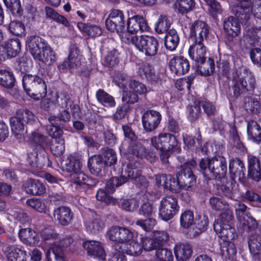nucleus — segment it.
<instances>
[{
  "label": "nucleus",
  "mask_w": 261,
  "mask_h": 261,
  "mask_svg": "<svg viewBox=\"0 0 261 261\" xmlns=\"http://www.w3.org/2000/svg\"><path fill=\"white\" fill-rule=\"evenodd\" d=\"M248 246L253 261H261V236L257 232L250 235Z\"/></svg>",
  "instance_id": "nucleus-28"
},
{
  "label": "nucleus",
  "mask_w": 261,
  "mask_h": 261,
  "mask_svg": "<svg viewBox=\"0 0 261 261\" xmlns=\"http://www.w3.org/2000/svg\"><path fill=\"white\" fill-rule=\"evenodd\" d=\"M126 182V179L122 176L119 177H114L108 180L106 185V190L109 193L114 192L116 188Z\"/></svg>",
  "instance_id": "nucleus-59"
},
{
  "label": "nucleus",
  "mask_w": 261,
  "mask_h": 261,
  "mask_svg": "<svg viewBox=\"0 0 261 261\" xmlns=\"http://www.w3.org/2000/svg\"><path fill=\"white\" fill-rule=\"evenodd\" d=\"M237 3L232 6V13L245 24L250 17V7L254 0H236Z\"/></svg>",
  "instance_id": "nucleus-17"
},
{
  "label": "nucleus",
  "mask_w": 261,
  "mask_h": 261,
  "mask_svg": "<svg viewBox=\"0 0 261 261\" xmlns=\"http://www.w3.org/2000/svg\"><path fill=\"white\" fill-rule=\"evenodd\" d=\"M23 187L27 193L32 195H41L45 191V186L38 179H29Z\"/></svg>",
  "instance_id": "nucleus-31"
},
{
  "label": "nucleus",
  "mask_w": 261,
  "mask_h": 261,
  "mask_svg": "<svg viewBox=\"0 0 261 261\" xmlns=\"http://www.w3.org/2000/svg\"><path fill=\"white\" fill-rule=\"evenodd\" d=\"M83 246L87 251L88 255L102 259L105 256V252L102 244L99 241L87 240L83 242Z\"/></svg>",
  "instance_id": "nucleus-24"
},
{
  "label": "nucleus",
  "mask_w": 261,
  "mask_h": 261,
  "mask_svg": "<svg viewBox=\"0 0 261 261\" xmlns=\"http://www.w3.org/2000/svg\"><path fill=\"white\" fill-rule=\"evenodd\" d=\"M194 222V214L191 211H186L181 213L180 217V223L181 227L188 228Z\"/></svg>",
  "instance_id": "nucleus-61"
},
{
  "label": "nucleus",
  "mask_w": 261,
  "mask_h": 261,
  "mask_svg": "<svg viewBox=\"0 0 261 261\" xmlns=\"http://www.w3.org/2000/svg\"><path fill=\"white\" fill-rule=\"evenodd\" d=\"M35 120V116L28 110L22 109L17 110L16 116L11 117L9 119L12 132L15 137L18 139L23 138L27 133L24 123Z\"/></svg>",
  "instance_id": "nucleus-6"
},
{
  "label": "nucleus",
  "mask_w": 261,
  "mask_h": 261,
  "mask_svg": "<svg viewBox=\"0 0 261 261\" xmlns=\"http://www.w3.org/2000/svg\"><path fill=\"white\" fill-rule=\"evenodd\" d=\"M199 167L204 171L208 170L211 176L219 180L225 178L227 171L226 159L222 155L202 159Z\"/></svg>",
  "instance_id": "nucleus-4"
},
{
  "label": "nucleus",
  "mask_w": 261,
  "mask_h": 261,
  "mask_svg": "<svg viewBox=\"0 0 261 261\" xmlns=\"http://www.w3.org/2000/svg\"><path fill=\"white\" fill-rule=\"evenodd\" d=\"M149 193L142 192L138 195L139 200H141L143 203L141 205L139 210V214L144 217H149L152 215L154 212V207L152 204L148 201H145L148 199Z\"/></svg>",
  "instance_id": "nucleus-37"
},
{
  "label": "nucleus",
  "mask_w": 261,
  "mask_h": 261,
  "mask_svg": "<svg viewBox=\"0 0 261 261\" xmlns=\"http://www.w3.org/2000/svg\"><path fill=\"white\" fill-rule=\"evenodd\" d=\"M107 29L112 32H116L120 36L125 28L124 14L119 10L114 9L106 20Z\"/></svg>",
  "instance_id": "nucleus-14"
},
{
  "label": "nucleus",
  "mask_w": 261,
  "mask_h": 261,
  "mask_svg": "<svg viewBox=\"0 0 261 261\" xmlns=\"http://www.w3.org/2000/svg\"><path fill=\"white\" fill-rule=\"evenodd\" d=\"M229 170L232 180L238 177L240 182H243L245 179V167L242 161L238 158H233L229 161Z\"/></svg>",
  "instance_id": "nucleus-27"
},
{
  "label": "nucleus",
  "mask_w": 261,
  "mask_h": 261,
  "mask_svg": "<svg viewBox=\"0 0 261 261\" xmlns=\"http://www.w3.org/2000/svg\"><path fill=\"white\" fill-rule=\"evenodd\" d=\"M125 83H120L118 85L120 88H123L122 94V101L124 102L134 103L138 101V96L137 94L134 93L133 90H131L128 87L124 86Z\"/></svg>",
  "instance_id": "nucleus-49"
},
{
  "label": "nucleus",
  "mask_w": 261,
  "mask_h": 261,
  "mask_svg": "<svg viewBox=\"0 0 261 261\" xmlns=\"http://www.w3.org/2000/svg\"><path fill=\"white\" fill-rule=\"evenodd\" d=\"M255 84L254 77L251 74L239 75L237 72L233 79L232 90L234 96L237 97L247 92H253Z\"/></svg>",
  "instance_id": "nucleus-10"
},
{
  "label": "nucleus",
  "mask_w": 261,
  "mask_h": 261,
  "mask_svg": "<svg viewBox=\"0 0 261 261\" xmlns=\"http://www.w3.org/2000/svg\"><path fill=\"white\" fill-rule=\"evenodd\" d=\"M27 45L35 59L47 65L55 62L56 54L44 39L36 35L31 36L27 38Z\"/></svg>",
  "instance_id": "nucleus-1"
},
{
  "label": "nucleus",
  "mask_w": 261,
  "mask_h": 261,
  "mask_svg": "<svg viewBox=\"0 0 261 261\" xmlns=\"http://www.w3.org/2000/svg\"><path fill=\"white\" fill-rule=\"evenodd\" d=\"M220 251L224 259H232L237 253V249L233 242H222L220 243Z\"/></svg>",
  "instance_id": "nucleus-38"
},
{
  "label": "nucleus",
  "mask_w": 261,
  "mask_h": 261,
  "mask_svg": "<svg viewBox=\"0 0 261 261\" xmlns=\"http://www.w3.org/2000/svg\"><path fill=\"white\" fill-rule=\"evenodd\" d=\"M155 261H172L173 255L171 250L162 247L157 248L155 254Z\"/></svg>",
  "instance_id": "nucleus-48"
},
{
  "label": "nucleus",
  "mask_w": 261,
  "mask_h": 261,
  "mask_svg": "<svg viewBox=\"0 0 261 261\" xmlns=\"http://www.w3.org/2000/svg\"><path fill=\"white\" fill-rule=\"evenodd\" d=\"M248 138L253 142L259 144L261 141V127L254 120L247 123Z\"/></svg>",
  "instance_id": "nucleus-35"
},
{
  "label": "nucleus",
  "mask_w": 261,
  "mask_h": 261,
  "mask_svg": "<svg viewBox=\"0 0 261 261\" xmlns=\"http://www.w3.org/2000/svg\"><path fill=\"white\" fill-rule=\"evenodd\" d=\"M139 197L138 195L135 198L123 200L121 203V207L126 211L134 212L139 207Z\"/></svg>",
  "instance_id": "nucleus-57"
},
{
  "label": "nucleus",
  "mask_w": 261,
  "mask_h": 261,
  "mask_svg": "<svg viewBox=\"0 0 261 261\" xmlns=\"http://www.w3.org/2000/svg\"><path fill=\"white\" fill-rule=\"evenodd\" d=\"M149 27L144 18L142 16L135 15L128 19L127 23V32L123 31L120 37L123 42L128 44L132 43V41L127 40L128 37L139 38V36L136 35L139 30L141 32H144L147 31Z\"/></svg>",
  "instance_id": "nucleus-9"
},
{
  "label": "nucleus",
  "mask_w": 261,
  "mask_h": 261,
  "mask_svg": "<svg viewBox=\"0 0 261 261\" xmlns=\"http://www.w3.org/2000/svg\"><path fill=\"white\" fill-rule=\"evenodd\" d=\"M233 218L232 212L228 211L221 213L215 221L214 230L222 242L231 241L237 236L234 228L230 225Z\"/></svg>",
  "instance_id": "nucleus-3"
},
{
  "label": "nucleus",
  "mask_w": 261,
  "mask_h": 261,
  "mask_svg": "<svg viewBox=\"0 0 261 261\" xmlns=\"http://www.w3.org/2000/svg\"><path fill=\"white\" fill-rule=\"evenodd\" d=\"M22 82L24 90L31 98L38 100L46 95V83L40 76L25 74L22 77Z\"/></svg>",
  "instance_id": "nucleus-2"
},
{
  "label": "nucleus",
  "mask_w": 261,
  "mask_h": 261,
  "mask_svg": "<svg viewBox=\"0 0 261 261\" xmlns=\"http://www.w3.org/2000/svg\"><path fill=\"white\" fill-rule=\"evenodd\" d=\"M238 225L243 230L247 231L253 230L257 226L256 220L251 215H247L241 221H239Z\"/></svg>",
  "instance_id": "nucleus-50"
},
{
  "label": "nucleus",
  "mask_w": 261,
  "mask_h": 261,
  "mask_svg": "<svg viewBox=\"0 0 261 261\" xmlns=\"http://www.w3.org/2000/svg\"><path fill=\"white\" fill-rule=\"evenodd\" d=\"M196 162L191 160L181 166V170L178 173L175 182L178 188L175 193L181 190H192L196 185V178L192 172V169L195 167Z\"/></svg>",
  "instance_id": "nucleus-5"
},
{
  "label": "nucleus",
  "mask_w": 261,
  "mask_h": 261,
  "mask_svg": "<svg viewBox=\"0 0 261 261\" xmlns=\"http://www.w3.org/2000/svg\"><path fill=\"white\" fill-rule=\"evenodd\" d=\"M122 129L125 137L132 141L131 143L129 144H128V141L126 140H124L123 143L124 141H126L127 143V147H129L131 149H135L136 145L141 143L140 142H137L136 143H135L134 141L137 139V136L135 134L132 128L128 125H123L122 126Z\"/></svg>",
  "instance_id": "nucleus-56"
},
{
  "label": "nucleus",
  "mask_w": 261,
  "mask_h": 261,
  "mask_svg": "<svg viewBox=\"0 0 261 261\" xmlns=\"http://www.w3.org/2000/svg\"><path fill=\"white\" fill-rule=\"evenodd\" d=\"M55 218L62 225H67L72 219V214L70 208L67 206H62L54 210Z\"/></svg>",
  "instance_id": "nucleus-30"
},
{
  "label": "nucleus",
  "mask_w": 261,
  "mask_h": 261,
  "mask_svg": "<svg viewBox=\"0 0 261 261\" xmlns=\"http://www.w3.org/2000/svg\"><path fill=\"white\" fill-rule=\"evenodd\" d=\"M77 27L85 35L95 37L101 35L102 31L101 28L94 24H86L83 22H78Z\"/></svg>",
  "instance_id": "nucleus-40"
},
{
  "label": "nucleus",
  "mask_w": 261,
  "mask_h": 261,
  "mask_svg": "<svg viewBox=\"0 0 261 261\" xmlns=\"http://www.w3.org/2000/svg\"><path fill=\"white\" fill-rule=\"evenodd\" d=\"M142 249H144L147 251H152L155 250L159 247H162V244L161 243L155 241L153 239H151L148 238H143L141 239Z\"/></svg>",
  "instance_id": "nucleus-63"
},
{
  "label": "nucleus",
  "mask_w": 261,
  "mask_h": 261,
  "mask_svg": "<svg viewBox=\"0 0 261 261\" xmlns=\"http://www.w3.org/2000/svg\"><path fill=\"white\" fill-rule=\"evenodd\" d=\"M195 6V0H176L174 8L178 12L186 14L194 9Z\"/></svg>",
  "instance_id": "nucleus-46"
},
{
  "label": "nucleus",
  "mask_w": 261,
  "mask_h": 261,
  "mask_svg": "<svg viewBox=\"0 0 261 261\" xmlns=\"http://www.w3.org/2000/svg\"><path fill=\"white\" fill-rule=\"evenodd\" d=\"M170 19L166 15H161L155 23V30L159 34L166 33L170 27Z\"/></svg>",
  "instance_id": "nucleus-51"
},
{
  "label": "nucleus",
  "mask_w": 261,
  "mask_h": 261,
  "mask_svg": "<svg viewBox=\"0 0 261 261\" xmlns=\"http://www.w3.org/2000/svg\"><path fill=\"white\" fill-rule=\"evenodd\" d=\"M155 183L159 187H163L172 192H175L178 188L175 182V178L171 175L164 174H158L155 176Z\"/></svg>",
  "instance_id": "nucleus-29"
},
{
  "label": "nucleus",
  "mask_w": 261,
  "mask_h": 261,
  "mask_svg": "<svg viewBox=\"0 0 261 261\" xmlns=\"http://www.w3.org/2000/svg\"><path fill=\"white\" fill-rule=\"evenodd\" d=\"M162 119L161 114L156 111L149 110L145 112L142 117V123L144 130L151 132L155 129Z\"/></svg>",
  "instance_id": "nucleus-21"
},
{
  "label": "nucleus",
  "mask_w": 261,
  "mask_h": 261,
  "mask_svg": "<svg viewBox=\"0 0 261 261\" xmlns=\"http://www.w3.org/2000/svg\"><path fill=\"white\" fill-rule=\"evenodd\" d=\"M223 27L226 34L231 37L237 36L241 32V26L238 20L232 16L225 19Z\"/></svg>",
  "instance_id": "nucleus-33"
},
{
  "label": "nucleus",
  "mask_w": 261,
  "mask_h": 261,
  "mask_svg": "<svg viewBox=\"0 0 261 261\" xmlns=\"http://www.w3.org/2000/svg\"><path fill=\"white\" fill-rule=\"evenodd\" d=\"M244 37L250 44L255 43L261 39V27H256L250 24L245 28Z\"/></svg>",
  "instance_id": "nucleus-39"
},
{
  "label": "nucleus",
  "mask_w": 261,
  "mask_h": 261,
  "mask_svg": "<svg viewBox=\"0 0 261 261\" xmlns=\"http://www.w3.org/2000/svg\"><path fill=\"white\" fill-rule=\"evenodd\" d=\"M151 143L156 149L163 151H169L177 145L176 137L169 133H161L151 139Z\"/></svg>",
  "instance_id": "nucleus-13"
},
{
  "label": "nucleus",
  "mask_w": 261,
  "mask_h": 261,
  "mask_svg": "<svg viewBox=\"0 0 261 261\" xmlns=\"http://www.w3.org/2000/svg\"><path fill=\"white\" fill-rule=\"evenodd\" d=\"M96 96L98 102L103 106L107 108L115 107L116 102L114 97L104 90L99 89L96 92Z\"/></svg>",
  "instance_id": "nucleus-45"
},
{
  "label": "nucleus",
  "mask_w": 261,
  "mask_h": 261,
  "mask_svg": "<svg viewBox=\"0 0 261 261\" xmlns=\"http://www.w3.org/2000/svg\"><path fill=\"white\" fill-rule=\"evenodd\" d=\"M177 199L173 196H167L160 201L159 207V216L163 220L168 221L172 219L179 211Z\"/></svg>",
  "instance_id": "nucleus-11"
},
{
  "label": "nucleus",
  "mask_w": 261,
  "mask_h": 261,
  "mask_svg": "<svg viewBox=\"0 0 261 261\" xmlns=\"http://www.w3.org/2000/svg\"><path fill=\"white\" fill-rule=\"evenodd\" d=\"M8 213L10 216L12 217L15 220L24 223L28 221V217L23 211L18 207H14L8 210Z\"/></svg>",
  "instance_id": "nucleus-55"
},
{
  "label": "nucleus",
  "mask_w": 261,
  "mask_h": 261,
  "mask_svg": "<svg viewBox=\"0 0 261 261\" xmlns=\"http://www.w3.org/2000/svg\"><path fill=\"white\" fill-rule=\"evenodd\" d=\"M141 174V166L138 162L130 163L127 164L126 168L122 172V177L126 179H128L137 180V178Z\"/></svg>",
  "instance_id": "nucleus-36"
},
{
  "label": "nucleus",
  "mask_w": 261,
  "mask_h": 261,
  "mask_svg": "<svg viewBox=\"0 0 261 261\" xmlns=\"http://www.w3.org/2000/svg\"><path fill=\"white\" fill-rule=\"evenodd\" d=\"M8 261H30V254L23 247L9 245L3 248Z\"/></svg>",
  "instance_id": "nucleus-20"
},
{
  "label": "nucleus",
  "mask_w": 261,
  "mask_h": 261,
  "mask_svg": "<svg viewBox=\"0 0 261 261\" xmlns=\"http://www.w3.org/2000/svg\"><path fill=\"white\" fill-rule=\"evenodd\" d=\"M103 162L106 165L111 166L116 163L117 161V155L113 149L107 148L105 149L102 154Z\"/></svg>",
  "instance_id": "nucleus-58"
},
{
  "label": "nucleus",
  "mask_w": 261,
  "mask_h": 261,
  "mask_svg": "<svg viewBox=\"0 0 261 261\" xmlns=\"http://www.w3.org/2000/svg\"><path fill=\"white\" fill-rule=\"evenodd\" d=\"M82 165L80 161L74 156L69 155L63 166V169L68 172L76 173L81 170Z\"/></svg>",
  "instance_id": "nucleus-42"
},
{
  "label": "nucleus",
  "mask_w": 261,
  "mask_h": 261,
  "mask_svg": "<svg viewBox=\"0 0 261 261\" xmlns=\"http://www.w3.org/2000/svg\"><path fill=\"white\" fill-rule=\"evenodd\" d=\"M71 241L70 238H67L61 241L60 244H62V247L59 246V244L51 246L45 252L47 261H53V259L56 261H64V258L61 255L63 247L69 245Z\"/></svg>",
  "instance_id": "nucleus-25"
},
{
  "label": "nucleus",
  "mask_w": 261,
  "mask_h": 261,
  "mask_svg": "<svg viewBox=\"0 0 261 261\" xmlns=\"http://www.w3.org/2000/svg\"><path fill=\"white\" fill-rule=\"evenodd\" d=\"M138 234L126 227L113 226L107 231L106 237L110 241L125 244L137 239Z\"/></svg>",
  "instance_id": "nucleus-7"
},
{
  "label": "nucleus",
  "mask_w": 261,
  "mask_h": 261,
  "mask_svg": "<svg viewBox=\"0 0 261 261\" xmlns=\"http://www.w3.org/2000/svg\"><path fill=\"white\" fill-rule=\"evenodd\" d=\"M189 42L191 44L188 50L190 58L198 64L203 63L205 61L206 53V47L203 42Z\"/></svg>",
  "instance_id": "nucleus-23"
},
{
  "label": "nucleus",
  "mask_w": 261,
  "mask_h": 261,
  "mask_svg": "<svg viewBox=\"0 0 261 261\" xmlns=\"http://www.w3.org/2000/svg\"><path fill=\"white\" fill-rule=\"evenodd\" d=\"M189 41L203 42L209 34L208 25L204 21H196L190 27Z\"/></svg>",
  "instance_id": "nucleus-16"
},
{
  "label": "nucleus",
  "mask_w": 261,
  "mask_h": 261,
  "mask_svg": "<svg viewBox=\"0 0 261 261\" xmlns=\"http://www.w3.org/2000/svg\"><path fill=\"white\" fill-rule=\"evenodd\" d=\"M103 160L101 156L94 155L89 158L88 167L90 172L95 175H98L103 167Z\"/></svg>",
  "instance_id": "nucleus-41"
},
{
  "label": "nucleus",
  "mask_w": 261,
  "mask_h": 261,
  "mask_svg": "<svg viewBox=\"0 0 261 261\" xmlns=\"http://www.w3.org/2000/svg\"><path fill=\"white\" fill-rule=\"evenodd\" d=\"M179 41V37L176 31L170 30L165 37V45L167 49L172 51L176 49Z\"/></svg>",
  "instance_id": "nucleus-44"
},
{
  "label": "nucleus",
  "mask_w": 261,
  "mask_h": 261,
  "mask_svg": "<svg viewBox=\"0 0 261 261\" xmlns=\"http://www.w3.org/2000/svg\"><path fill=\"white\" fill-rule=\"evenodd\" d=\"M40 235L44 241H49L51 246L54 244L57 245L59 235L57 233H55L51 229L47 228L42 229L40 232Z\"/></svg>",
  "instance_id": "nucleus-52"
},
{
  "label": "nucleus",
  "mask_w": 261,
  "mask_h": 261,
  "mask_svg": "<svg viewBox=\"0 0 261 261\" xmlns=\"http://www.w3.org/2000/svg\"><path fill=\"white\" fill-rule=\"evenodd\" d=\"M130 243L126 244V248L123 249L124 252L128 255L132 256L139 255L142 251V247L137 241V239L132 240Z\"/></svg>",
  "instance_id": "nucleus-53"
},
{
  "label": "nucleus",
  "mask_w": 261,
  "mask_h": 261,
  "mask_svg": "<svg viewBox=\"0 0 261 261\" xmlns=\"http://www.w3.org/2000/svg\"><path fill=\"white\" fill-rule=\"evenodd\" d=\"M202 64L203 66L198 67V70L201 75L207 76L212 74L215 70V63L214 61L211 59H209L206 62L205 61Z\"/></svg>",
  "instance_id": "nucleus-62"
},
{
  "label": "nucleus",
  "mask_w": 261,
  "mask_h": 261,
  "mask_svg": "<svg viewBox=\"0 0 261 261\" xmlns=\"http://www.w3.org/2000/svg\"><path fill=\"white\" fill-rule=\"evenodd\" d=\"M127 143L124 141L122 143L119 147V150L121 154L127 155V154H135L137 156L140 158H145L149 162H153L156 158V154L153 151L147 152L145 148L142 146V143H140L136 145L135 149H131L127 147Z\"/></svg>",
  "instance_id": "nucleus-18"
},
{
  "label": "nucleus",
  "mask_w": 261,
  "mask_h": 261,
  "mask_svg": "<svg viewBox=\"0 0 261 261\" xmlns=\"http://www.w3.org/2000/svg\"><path fill=\"white\" fill-rule=\"evenodd\" d=\"M210 204L213 210L220 211L225 210V212L230 211L228 203L220 198L217 197H212L209 199Z\"/></svg>",
  "instance_id": "nucleus-54"
},
{
  "label": "nucleus",
  "mask_w": 261,
  "mask_h": 261,
  "mask_svg": "<svg viewBox=\"0 0 261 261\" xmlns=\"http://www.w3.org/2000/svg\"><path fill=\"white\" fill-rule=\"evenodd\" d=\"M15 80L12 72L6 70H0V85L6 88L14 86Z\"/></svg>",
  "instance_id": "nucleus-47"
},
{
  "label": "nucleus",
  "mask_w": 261,
  "mask_h": 261,
  "mask_svg": "<svg viewBox=\"0 0 261 261\" xmlns=\"http://www.w3.org/2000/svg\"><path fill=\"white\" fill-rule=\"evenodd\" d=\"M170 70L176 74H184L190 69V64L188 60L181 56L173 57L169 61Z\"/></svg>",
  "instance_id": "nucleus-26"
},
{
  "label": "nucleus",
  "mask_w": 261,
  "mask_h": 261,
  "mask_svg": "<svg viewBox=\"0 0 261 261\" xmlns=\"http://www.w3.org/2000/svg\"><path fill=\"white\" fill-rule=\"evenodd\" d=\"M114 252L109 261H126V257L124 254V251L121 246L115 245L113 246Z\"/></svg>",
  "instance_id": "nucleus-64"
},
{
  "label": "nucleus",
  "mask_w": 261,
  "mask_h": 261,
  "mask_svg": "<svg viewBox=\"0 0 261 261\" xmlns=\"http://www.w3.org/2000/svg\"><path fill=\"white\" fill-rule=\"evenodd\" d=\"M21 44L19 40L13 38L0 45V61L9 58L15 57L20 51Z\"/></svg>",
  "instance_id": "nucleus-15"
},
{
  "label": "nucleus",
  "mask_w": 261,
  "mask_h": 261,
  "mask_svg": "<svg viewBox=\"0 0 261 261\" xmlns=\"http://www.w3.org/2000/svg\"><path fill=\"white\" fill-rule=\"evenodd\" d=\"M84 225L86 230L92 233L101 231L104 227V223L100 217L94 211L89 210L84 216Z\"/></svg>",
  "instance_id": "nucleus-19"
},
{
  "label": "nucleus",
  "mask_w": 261,
  "mask_h": 261,
  "mask_svg": "<svg viewBox=\"0 0 261 261\" xmlns=\"http://www.w3.org/2000/svg\"><path fill=\"white\" fill-rule=\"evenodd\" d=\"M174 253L177 259L186 261L192 256V247L188 243L177 244L174 247Z\"/></svg>",
  "instance_id": "nucleus-34"
},
{
  "label": "nucleus",
  "mask_w": 261,
  "mask_h": 261,
  "mask_svg": "<svg viewBox=\"0 0 261 261\" xmlns=\"http://www.w3.org/2000/svg\"><path fill=\"white\" fill-rule=\"evenodd\" d=\"M6 7L14 15H20L21 14V8L19 0H3Z\"/></svg>",
  "instance_id": "nucleus-60"
},
{
  "label": "nucleus",
  "mask_w": 261,
  "mask_h": 261,
  "mask_svg": "<svg viewBox=\"0 0 261 261\" xmlns=\"http://www.w3.org/2000/svg\"><path fill=\"white\" fill-rule=\"evenodd\" d=\"M71 188L73 192H84L94 187L97 183L96 179L89 177L81 170L70 174Z\"/></svg>",
  "instance_id": "nucleus-12"
},
{
  "label": "nucleus",
  "mask_w": 261,
  "mask_h": 261,
  "mask_svg": "<svg viewBox=\"0 0 261 261\" xmlns=\"http://www.w3.org/2000/svg\"><path fill=\"white\" fill-rule=\"evenodd\" d=\"M127 40L132 41V43L146 56H153L157 53L159 43L153 37L143 35L139 36V38L128 37Z\"/></svg>",
  "instance_id": "nucleus-8"
},
{
  "label": "nucleus",
  "mask_w": 261,
  "mask_h": 261,
  "mask_svg": "<svg viewBox=\"0 0 261 261\" xmlns=\"http://www.w3.org/2000/svg\"><path fill=\"white\" fill-rule=\"evenodd\" d=\"M82 56L80 54V50L75 45H71L69 49V54L67 60L64 61L59 65L60 69H65L67 68L70 69H76L81 65Z\"/></svg>",
  "instance_id": "nucleus-22"
},
{
  "label": "nucleus",
  "mask_w": 261,
  "mask_h": 261,
  "mask_svg": "<svg viewBox=\"0 0 261 261\" xmlns=\"http://www.w3.org/2000/svg\"><path fill=\"white\" fill-rule=\"evenodd\" d=\"M48 120L50 125L47 127V130L49 135L56 139L60 138L63 134L62 130L59 127V119L56 116H50Z\"/></svg>",
  "instance_id": "nucleus-43"
},
{
  "label": "nucleus",
  "mask_w": 261,
  "mask_h": 261,
  "mask_svg": "<svg viewBox=\"0 0 261 261\" xmlns=\"http://www.w3.org/2000/svg\"><path fill=\"white\" fill-rule=\"evenodd\" d=\"M18 236L22 242L30 246L37 244L39 241L37 233L30 228L21 229Z\"/></svg>",
  "instance_id": "nucleus-32"
}]
</instances>
